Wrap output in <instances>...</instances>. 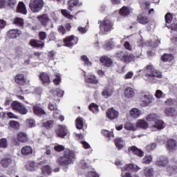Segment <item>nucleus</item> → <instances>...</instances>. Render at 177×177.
I'll return each instance as SVG.
<instances>
[{
	"label": "nucleus",
	"mask_w": 177,
	"mask_h": 177,
	"mask_svg": "<svg viewBox=\"0 0 177 177\" xmlns=\"http://www.w3.org/2000/svg\"><path fill=\"white\" fill-rule=\"evenodd\" d=\"M144 73L147 77V81L151 84H156L157 82V78H162V73L154 68L153 64H149L145 68L140 71V73Z\"/></svg>",
	"instance_id": "obj_1"
},
{
	"label": "nucleus",
	"mask_w": 177,
	"mask_h": 177,
	"mask_svg": "<svg viewBox=\"0 0 177 177\" xmlns=\"http://www.w3.org/2000/svg\"><path fill=\"white\" fill-rule=\"evenodd\" d=\"M74 160H75V154L73 151L70 149H66L64 151V155L59 156L57 159V162L61 167L65 168V169H68V166L71 164H74Z\"/></svg>",
	"instance_id": "obj_2"
},
{
	"label": "nucleus",
	"mask_w": 177,
	"mask_h": 177,
	"mask_svg": "<svg viewBox=\"0 0 177 177\" xmlns=\"http://www.w3.org/2000/svg\"><path fill=\"white\" fill-rule=\"evenodd\" d=\"M158 115L156 113H150L146 117L147 121L152 124V127L153 129H155V131L156 129H163L165 127V123H164V122L162 120H158Z\"/></svg>",
	"instance_id": "obj_3"
},
{
	"label": "nucleus",
	"mask_w": 177,
	"mask_h": 177,
	"mask_svg": "<svg viewBox=\"0 0 177 177\" xmlns=\"http://www.w3.org/2000/svg\"><path fill=\"white\" fill-rule=\"evenodd\" d=\"M114 27V23L111 21L108 18H104V19L100 23V32L101 34L107 35L109 32H111L112 30H113Z\"/></svg>",
	"instance_id": "obj_4"
},
{
	"label": "nucleus",
	"mask_w": 177,
	"mask_h": 177,
	"mask_svg": "<svg viewBox=\"0 0 177 177\" xmlns=\"http://www.w3.org/2000/svg\"><path fill=\"white\" fill-rule=\"evenodd\" d=\"M115 55L119 60L123 62V63H125L126 64H129L131 62H135L136 57L131 53H125L124 51H118Z\"/></svg>",
	"instance_id": "obj_5"
},
{
	"label": "nucleus",
	"mask_w": 177,
	"mask_h": 177,
	"mask_svg": "<svg viewBox=\"0 0 177 177\" xmlns=\"http://www.w3.org/2000/svg\"><path fill=\"white\" fill-rule=\"evenodd\" d=\"M29 6L34 13H38L44 8V0H30Z\"/></svg>",
	"instance_id": "obj_6"
},
{
	"label": "nucleus",
	"mask_w": 177,
	"mask_h": 177,
	"mask_svg": "<svg viewBox=\"0 0 177 177\" xmlns=\"http://www.w3.org/2000/svg\"><path fill=\"white\" fill-rule=\"evenodd\" d=\"M154 102V97L150 93L144 94L140 97V106L142 107H147V106H151Z\"/></svg>",
	"instance_id": "obj_7"
},
{
	"label": "nucleus",
	"mask_w": 177,
	"mask_h": 177,
	"mask_svg": "<svg viewBox=\"0 0 177 177\" xmlns=\"http://www.w3.org/2000/svg\"><path fill=\"white\" fill-rule=\"evenodd\" d=\"M64 44L65 46L71 48V46H74V45L78 44V38L74 35L68 36L64 39Z\"/></svg>",
	"instance_id": "obj_8"
},
{
	"label": "nucleus",
	"mask_w": 177,
	"mask_h": 177,
	"mask_svg": "<svg viewBox=\"0 0 177 177\" xmlns=\"http://www.w3.org/2000/svg\"><path fill=\"white\" fill-rule=\"evenodd\" d=\"M84 81L88 84H93L94 85H97L99 84V80L96 78V76L92 73H89L88 75H84Z\"/></svg>",
	"instance_id": "obj_9"
},
{
	"label": "nucleus",
	"mask_w": 177,
	"mask_h": 177,
	"mask_svg": "<svg viewBox=\"0 0 177 177\" xmlns=\"http://www.w3.org/2000/svg\"><path fill=\"white\" fill-rule=\"evenodd\" d=\"M39 78L44 86H48L50 84V77L49 75L45 72H42L39 74Z\"/></svg>",
	"instance_id": "obj_10"
},
{
	"label": "nucleus",
	"mask_w": 177,
	"mask_h": 177,
	"mask_svg": "<svg viewBox=\"0 0 177 177\" xmlns=\"http://www.w3.org/2000/svg\"><path fill=\"white\" fill-rule=\"evenodd\" d=\"M169 162V161L168 160V158L167 156H161L157 159L156 164L158 167L164 168L168 165Z\"/></svg>",
	"instance_id": "obj_11"
},
{
	"label": "nucleus",
	"mask_w": 177,
	"mask_h": 177,
	"mask_svg": "<svg viewBox=\"0 0 177 177\" xmlns=\"http://www.w3.org/2000/svg\"><path fill=\"white\" fill-rule=\"evenodd\" d=\"M177 142L174 139H170L167 142V150L169 153H174L176 150Z\"/></svg>",
	"instance_id": "obj_12"
},
{
	"label": "nucleus",
	"mask_w": 177,
	"mask_h": 177,
	"mask_svg": "<svg viewBox=\"0 0 177 177\" xmlns=\"http://www.w3.org/2000/svg\"><path fill=\"white\" fill-rule=\"evenodd\" d=\"M38 21L44 27H46L48 24L49 23V16L47 14H43L37 16V17Z\"/></svg>",
	"instance_id": "obj_13"
},
{
	"label": "nucleus",
	"mask_w": 177,
	"mask_h": 177,
	"mask_svg": "<svg viewBox=\"0 0 177 177\" xmlns=\"http://www.w3.org/2000/svg\"><path fill=\"white\" fill-rule=\"evenodd\" d=\"M56 134L58 138H64L67 135V127L64 125H59Z\"/></svg>",
	"instance_id": "obj_14"
},
{
	"label": "nucleus",
	"mask_w": 177,
	"mask_h": 177,
	"mask_svg": "<svg viewBox=\"0 0 177 177\" xmlns=\"http://www.w3.org/2000/svg\"><path fill=\"white\" fill-rule=\"evenodd\" d=\"M20 35H21V30L19 29H11L8 32V37L11 39H15V38H17Z\"/></svg>",
	"instance_id": "obj_15"
},
{
	"label": "nucleus",
	"mask_w": 177,
	"mask_h": 177,
	"mask_svg": "<svg viewBox=\"0 0 177 177\" xmlns=\"http://www.w3.org/2000/svg\"><path fill=\"white\" fill-rule=\"evenodd\" d=\"M118 115H119L118 111H117L113 108H111L106 111V117L109 120H115V118H117Z\"/></svg>",
	"instance_id": "obj_16"
},
{
	"label": "nucleus",
	"mask_w": 177,
	"mask_h": 177,
	"mask_svg": "<svg viewBox=\"0 0 177 177\" xmlns=\"http://www.w3.org/2000/svg\"><path fill=\"white\" fill-rule=\"evenodd\" d=\"M128 151L129 153H133V154H135V156H138V157H143L145 154L143 151L139 149L138 147L135 146L129 147Z\"/></svg>",
	"instance_id": "obj_17"
},
{
	"label": "nucleus",
	"mask_w": 177,
	"mask_h": 177,
	"mask_svg": "<svg viewBox=\"0 0 177 177\" xmlns=\"http://www.w3.org/2000/svg\"><path fill=\"white\" fill-rule=\"evenodd\" d=\"M29 44L32 48H43L45 46V43L43 41L34 39L30 40Z\"/></svg>",
	"instance_id": "obj_18"
},
{
	"label": "nucleus",
	"mask_w": 177,
	"mask_h": 177,
	"mask_svg": "<svg viewBox=\"0 0 177 177\" xmlns=\"http://www.w3.org/2000/svg\"><path fill=\"white\" fill-rule=\"evenodd\" d=\"M15 81L17 85L23 86L24 84H26V78L21 73L16 75Z\"/></svg>",
	"instance_id": "obj_19"
},
{
	"label": "nucleus",
	"mask_w": 177,
	"mask_h": 177,
	"mask_svg": "<svg viewBox=\"0 0 177 177\" xmlns=\"http://www.w3.org/2000/svg\"><path fill=\"white\" fill-rule=\"evenodd\" d=\"M100 62H101L105 67H111V66H113V61L109 57H102L100 59Z\"/></svg>",
	"instance_id": "obj_20"
},
{
	"label": "nucleus",
	"mask_w": 177,
	"mask_h": 177,
	"mask_svg": "<svg viewBox=\"0 0 177 177\" xmlns=\"http://www.w3.org/2000/svg\"><path fill=\"white\" fill-rule=\"evenodd\" d=\"M1 164L4 168H8L13 164V160L10 158L4 157L1 159Z\"/></svg>",
	"instance_id": "obj_21"
},
{
	"label": "nucleus",
	"mask_w": 177,
	"mask_h": 177,
	"mask_svg": "<svg viewBox=\"0 0 177 177\" xmlns=\"http://www.w3.org/2000/svg\"><path fill=\"white\" fill-rule=\"evenodd\" d=\"M32 109H33V113L36 115L42 116V115H46V112H45V111L38 105L33 106Z\"/></svg>",
	"instance_id": "obj_22"
},
{
	"label": "nucleus",
	"mask_w": 177,
	"mask_h": 177,
	"mask_svg": "<svg viewBox=\"0 0 177 177\" xmlns=\"http://www.w3.org/2000/svg\"><path fill=\"white\" fill-rule=\"evenodd\" d=\"M140 169V167H139L136 165L133 164H129V165H126L124 167V169H122V171H134L135 172H138Z\"/></svg>",
	"instance_id": "obj_23"
},
{
	"label": "nucleus",
	"mask_w": 177,
	"mask_h": 177,
	"mask_svg": "<svg viewBox=\"0 0 177 177\" xmlns=\"http://www.w3.org/2000/svg\"><path fill=\"white\" fill-rule=\"evenodd\" d=\"M113 94V89L111 88L106 86L105 87L101 93L102 96L104 97V99H109L110 96Z\"/></svg>",
	"instance_id": "obj_24"
},
{
	"label": "nucleus",
	"mask_w": 177,
	"mask_h": 177,
	"mask_svg": "<svg viewBox=\"0 0 177 177\" xmlns=\"http://www.w3.org/2000/svg\"><path fill=\"white\" fill-rule=\"evenodd\" d=\"M124 95L127 99H132L135 96V91L131 87H127L124 89Z\"/></svg>",
	"instance_id": "obj_25"
},
{
	"label": "nucleus",
	"mask_w": 177,
	"mask_h": 177,
	"mask_svg": "<svg viewBox=\"0 0 177 177\" xmlns=\"http://www.w3.org/2000/svg\"><path fill=\"white\" fill-rule=\"evenodd\" d=\"M81 3H80V1L78 0H69L68 1V10H74V8L75 6H80Z\"/></svg>",
	"instance_id": "obj_26"
},
{
	"label": "nucleus",
	"mask_w": 177,
	"mask_h": 177,
	"mask_svg": "<svg viewBox=\"0 0 177 177\" xmlns=\"http://www.w3.org/2000/svg\"><path fill=\"white\" fill-rule=\"evenodd\" d=\"M17 140L21 143H26L28 142V136L24 132H20L17 134Z\"/></svg>",
	"instance_id": "obj_27"
},
{
	"label": "nucleus",
	"mask_w": 177,
	"mask_h": 177,
	"mask_svg": "<svg viewBox=\"0 0 177 177\" xmlns=\"http://www.w3.org/2000/svg\"><path fill=\"white\" fill-rule=\"evenodd\" d=\"M17 12L22 13V15H27V8L23 1H19L17 6Z\"/></svg>",
	"instance_id": "obj_28"
},
{
	"label": "nucleus",
	"mask_w": 177,
	"mask_h": 177,
	"mask_svg": "<svg viewBox=\"0 0 177 177\" xmlns=\"http://www.w3.org/2000/svg\"><path fill=\"white\" fill-rule=\"evenodd\" d=\"M130 114L133 118H139L142 115V111L139 109L133 108L130 111Z\"/></svg>",
	"instance_id": "obj_29"
},
{
	"label": "nucleus",
	"mask_w": 177,
	"mask_h": 177,
	"mask_svg": "<svg viewBox=\"0 0 177 177\" xmlns=\"http://www.w3.org/2000/svg\"><path fill=\"white\" fill-rule=\"evenodd\" d=\"M12 24H15L17 27H23L24 26V19L17 17L13 19Z\"/></svg>",
	"instance_id": "obj_30"
},
{
	"label": "nucleus",
	"mask_w": 177,
	"mask_h": 177,
	"mask_svg": "<svg viewBox=\"0 0 177 177\" xmlns=\"http://www.w3.org/2000/svg\"><path fill=\"white\" fill-rule=\"evenodd\" d=\"M26 168L27 171H36V169H38V166L35 162L29 161L26 165Z\"/></svg>",
	"instance_id": "obj_31"
},
{
	"label": "nucleus",
	"mask_w": 177,
	"mask_h": 177,
	"mask_svg": "<svg viewBox=\"0 0 177 177\" xmlns=\"http://www.w3.org/2000/svg\"><path fill=\"white\" fill-rule=\"evenodd\" d=\"M115 145L118 150H121L125 146V141L121 138L115 140Z\"/></svg>",
	"instance_id": "obj_32"
},
{
	"label": "nucleus",
	"mask_w": 177,
	"mask_h": 177,
	"mask_svg": "<svg viewBox=\"0 0 177 177\" xmlns=\"http://www.w3.org/2000/svg\"><path fill=\"white\" fill-rule=\"evenodd\" d=\"M21 151L23 156H28V154H32V148L30 146H25L22 147Z\"/></svg>",
	"instance_id": "obj_33"
},
{
	"label": "nucleus",
	"mask_w": 177,
	"mask_h": 177,
	"mask_svg": "<svg viewBox=\"0 0 177 177\" xmlns=\"http://www.w3.org/2000/svg\"><path fill=\"white\" fill-rule=\"evenodd\" d=\"M136 127V128H142V129H146V128L149 127V124L145 120H140L137 122Z\"/></svg>",
	"instance_id": "obj_34"
},
{
	"label": "nucleus",
	"mask_w": 177,
	"mask_h": 177,
	"mask_svg": "<svg viewBox=\"0 0 177 177\" xmlns=\"http://www.w3.org/2000/svg\"><path fill=\"white\" fill-rule=\"evenodd\" d=\"M165 114H166L167 117H174V115H176V111L174 108H166Z\"/></svg>",
	"instance_id": "obj_35"
},
{
	"label": "nucleus",
	"mask_w": 177,
	"mask_h": 177,
	"mask_svg": "<svg viewBox=\"0 0 177 177\" xmlns=\"http://www.w3.org/2000/svg\"><path fill=\"white\" fill-rule=\"evenodd\" d=\"M143 172L145 177H153L154 170L152 167H146Z\"/></svg>",
	"instance_id": "obj_36"
},
{
	"label": "nucleus",
	"mask_w": 177,
	"mask_h": 177,
	"mask_svg": "<svg viewBox=\"0 0 177 177\" xmlns=\"http://www.w3.org/2000/svg\"><path fill=\"white\" fill-rule=\"evenodd\" d=\"M88 109L90 111H92V113H93V114H97V113H99V105L95 103H91L88 106Z\"/></svg>",
	"instance_id": "obj_37"
},
{
	"label": "nucleus",
	"mask_w": 177,
	"mask_h": 177,
	"mask_svg": "<svg viewBox=\"0 0 177 177\" xmlns=\"http://www.w3.org/2000/svg\"><path fill=\"white\" fill-rule=\"evenodd\" d=\"M137 20L140 24H147L149 23V18L143 15H138Z\"/></svg>",
	"instance_id": "obj_38"
},
{
	"label": "nucleus",
	"mask_w": 177,
	"mask_h": 177,
	"mask_svg": "<svg viewBox=\"0 0 177 177\" xmlns=\"http://www.w3.org/2000/svg\"><path fill=\"white\" fill-rule=\"evenodd\" d=\"M114 48V42L112 40L107 41L103 46V48L105 50H111Z\"/></svg>",
	"instance_id": "obj_39"
},
{
	"label": "nucleus",
	"mask_w": 177,
	"mask_h": 177,
	"mask_svg": "<svg viewBox=\"0 0 177 177\" xmlns=\"http://www.w3.org/2000/svg\"><path fill=\"white\" fill-rule=\"evenodd\" d=\"M41 171L44 175H50L52 174V168L49 165L43 166Z\"/></svg>",
	"instance_id": "obj_40"
},
{
	"label": "nucleus",
	"mask_w": 177,
	"mask_h": 177,
	"mask_svg": "<svg viewBox=\"0 0 177 177\" xmlns=\"http://www.w3.org/2000/svg\"><path fill=\"white\" fill-rule=\"evenodd\" d=\"M53 82L55 85H60L62 84V75L60 73H55Z\"/></svg>",
	"instance_id": "obj_41"
},
{
	"label": "nucleus",
	"mask_w": 177,
	"mask_h": 177,
	"mask_svg": "<svg viewBox=\"0 0 177 177\" xmlns=\"http://www.w3.org/2000/svg\"><path fill=\"white\" fill-rule=\"evenodd\" d=\"M124 129L127 131H136V125L131 122H127L124 124Z\"/></svg>",
	"instance_id": "obj_42"
},
{
	"label": "nucleus",
	"mask_w": 177,
	"mask_h": 177,
	"mask_svg": "<svg viewBox=\"0 0 177 177\" xmlns=\"http://www.w3.org/2000/svg\"><path fill=\"white\" fill-rule=\"evenodd\" d=\"M161 59L162 62H172L174 60V56L171 54H164L162 55Z\"/></svg>",
	"instance_id": "obj_43"
},
{
	"label": "nucleus",
	"mask_w": 177,
	"mask_h": 177,
	"mask_svg": "<svg viewBox=\"0 0 177 177\" xmlns=\"http://www.w3.org/2000/svg\"><path fill=\"white\" fill-rule=\"evenodd\" d=\"M119 13L120 16H123V17L128 16V15H129V8H128V7L127 6H123L120 9Z\"/></svg>",
	"instance_id": "obj_44"
},
{
	"label": "nucleus",
	"mask_w": 177,
	"mask_h": 177,
	"mask_svg": "<svg viewBox=\"0 0 177 177\" xmlns=\"http://www.w3.org/2000/svg\"><path fill=\"white\" fill-rule=\"evenodd\" d=\"M51 93H56L57 97H63V95H64V91H62L60 88H56L54 90H51Z\"/></svg>",
	"instance_id": "obj_45"
},
{
	"label": "nucleus",
	"mask_w": 177,
	"mask_h": 177,
	"mask_svg": "<svg viewBox=\"0 0 177 177\" xmlns=\"http://www.w3.org/2000/svg\"><path fill=\"white\" fill-rule=\"evenodd\" d=\"M101 133L104 136H106V138H109V139H111V138H114V133L109 132L107 130L102 129L101 131Z\"/></svg>",
	"instance_id": "obj_46"
},
{
	"label": "nucleus",
	"mask_w": 177,
	"mask_h": 177,
	"mask_svg": "<svg viewBox=\"0 0 177 177\" xmlns=\"http://www.w3.org/2000/svg\"><path fill=\"white\" fill-rule=\"evenodd\" d=\"M81 60L82 62H84L85 66H92V62L89 61V58H88L86 55H82L81 57Z\"/></svg>",
	"instance_id": "obj_47"
},
{
	"label": "nucleus",
	"mask_w": 177,
	"mask_h": 177,
	"mask_svg": "<svg viewBox=\"0 0 177 177\" xmlns=\"http://www.w3.org/2000/svg\"><path fill=\"white\" fill-rule=\"evenodd\" d=\"M23 104H20L19 102L17 101H14L12 102V103L11 104V107L12 108L13 110H15V111H18V110L20 109L21 106H22Z\"/></svg>",
	"instance_id": "obj_48"
},
{
	"label": "nucleus",
	"mask_w": 177,
	"mask_h": 177,
	"mask_svg": "<svg viewBox=\"0 0 177 177\" xmlns=\"http://www.w3.org/2000/svg\"><path fill=\"white\" fill-rule=\"evenodd\" d=\"M62 13L64 17L66 19H69V20H73L74 19V16L70 14V12L67 10H62Z\"/></svg>",
	"instance_id": "obj_49"
},
{
	"label": "nucleus",
	"mask_w": 177,
	"mask_h": 177,
	"mask_svg": "<svg viewBox=\"0 0 177 177\" xmlns=\"http://www.w3.org/2000/svg\"><path fill=\"white\" fill-rule=\"evenodd\" d=\"M84 127V122L82 121V118H77L76 119V128L77 129H82Z\"/></svg>",
	"instance_id": "obj_50"
},
{
	"label": "nucleus",
	"mask_w": 177,
	"mask_h": 177,
	"mask_svg": "<svg viewBox=\"0 0 177 177\" xmlns=\"http://www.w3.org/2000/svg\"><path fill=\"white\" fill-rule=\"evenodd\" d=\"M153 161V156L151 155L145 156L142 159L143 164H150Z\"/></svg>",
	"instance_id": "obj_51"
},
{
	"label": "nucleus",
	"mask_w": 177,
	"mask_h": 177,
	"mask_svg": "<svg viewBox=\"0 0 177 177\" xmlns=\"http://www.w3.org/2000/svg\"><path fill=\"white\" fill-rule=\"evenodd\" d=\"M17 113H19V114H22L23 115H26V114L28 113V110L26 108V106L21 105Z\"/></svg>",
	"instance_id": "obj_52"
},
{
	"label": "nucleus",
	"mask_w": 177,
	"mask_h": 177,
	"mask_svg": "<svg viewBox=\"0 0 177 177\" xmlns=\"http://www.w3.org/2000/svg\"><path fill=\"white\" fill-rule=\"evenodd\" d=\"M156 146H157V145L156 143H152V144L148 145L145 147V151H147L148 153L150 151H153V150H154V149H156Z\"/></svg>",
	"instance_id": "obj_53"
},
{
	"label": "nucleus",
	"mask_w": 177,
	"mask_h": 177,
	"mask_svg": "<svg viewBox=\"0 0 177 177\" xmlns=\"http://www.w3.org/2000/svg\"><path fill=\"white\" fill-rule=\"evenodd\" d=\"M143 47V41H140V44L138 45V51L136 52L135 55L136 57H140L142 56V48Z\"/></svg>",
	"instance_id": "obj_54"
},
{
	"label": "nucleus",
	"mask_w": 177,
	"mask_h": 177,
	"mask_svg": "<svg viewBox=\"0 0 177 177\" xmlns=\"http://www.w3.org/2000/svg\"><path fill=\"white\" fill-rule=\"evenodd\" d=\"M165 103L167 106H175L177 104V101L174 99H167Z\"/></svg>",
	"instance_id": "obj_55"
},
{
	"label": "nucleus",
	"mask_w": 177,
	"mask_h": 177,
	"mask_svg": "<svg viewBox=\"0 0 177 177\" xmlns=\"http://www.w3.org/2000/svg\"><path fill=\"white\" fill-rule=\"evenodd\" d=\"M53 126V120H48L47 122L43 123V127L46 128V129H50V128H52Z\"/></svg>",
	"instance_id": "obj_56"
},
{
	"label": "nucleus",
	"mask_w": 177,
	"mask_h": 177,
	"mask_svg": "<svg viewBox=\"0 0 177 177\" xmlns=\"http://www.w3.org/2000/svg\"><path fill=\"white\" fill-rule=\"evenodd\" d=\"M165 19L167 24H170L171 21H172V14L169 12L166 14Z\"/></svg>",
	"instance_id": "obj_57"
},
{
	"label": "nucleus",
	"mask_w": 177,
	"mask_h": 177,
	"mask_svg": "<svg viewBox=\"0 0 177 177\" xmlns=\"http://www.w3.org/2000/svg\"><path fill=\"white\" fill-rule=\"evenodd\" d=\"M9 125L10 127H11V128H14V129H17V128H19V127L20 126L19 122L15 120L10 121Z\"/></svg>",
	"instance_id": "obj_58"
},
{
	"label": "nucleus",
	"mask_w": 177,
	"mask_h": 177,
	"mask_svg": "<svg viewBox=\"0 0 177 177\" xmlns=\"http://www.w3.org/2000/svg\"><path fill=\"white\" fill-rule=\"evenodd\" d=\"M0 147H3V149L8 147V140L6 138H1L0 140Z\"/></svg>",
	"instance_id": "obj_59"
},
{
	"label": "nucleus",
	"mask_w": 177,
	"mask_h": 177,
	"mask_svg": "<svg viewBox=\"0 0 177 177\" xmlns=\"http://www.w3.org/2000/svg\"><path fill=\"white\" fill-rule=\"evenodd\" d=\"M7 3L10 8H14L17 4V1L16 0H7Z\"/></svg>",
	"instance_id": "obj_60"
},
{
	"label": "nucleus",
	"mask_w": 177,
	"mask_h": 177,
	"mask_svg": "<svg viewBox=\"0 0 177 177\" xmlns=\"http://www.w3.org/2000/svg\"><path fill=\"white\" fill-rule=\"evenodd\" d=\"M140 5H141V8H144V9H150L149 1H143L142 3H141Z\"/></svg>",
	"instance_id": "obj_61"
},
{
	"label": "nucleus",
	"mask_w": 177,
	"mask_h": 177,
	"mask_svg": "<svg viewBox=\"0 0 177 177\" xmlns=\"http://www.w3.org/2000/svg\"><path fill=\"white\" fill-rule=\"evenodd\" d=\"M133 77V71H129V72H127V73L125 74L124 77V80H131V79H132Z\"/></svg>",
	"instance_id": "obj_62"
},
{
	"label": "nucleus",
	"mask_w": 177,
	"mask_h": 177,
	"mask_svg": "<svg viewBox=\"0 0 177 177\" xmlns=\"http://www.w3.org/2000/svg\"><path fill=\"white\" fill-rule=\"evenodd\" d=\"M39 38L40 41H44V39H46V32H39Z\"/></svg>",
	"instance_id": "obj_63"
},
{
	"label": "nucleus",
	"mask_w": 177,
	"mask_h": 177,
	"mask_svg": "<svg viewBox=\"0 0 177 177\" xmlns=\"http://www.w3.org/2000/svg\"><path fill=\"white\" fill-rule=\"evenodd\" d=\"M86 177H99V174L96 171H89L87 173Z\"/></svg>",
	"instance_id": "obj_64"
}]
</instances>
